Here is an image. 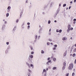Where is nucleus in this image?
<instances>
[{"mask_svg": "<svg viewBox=\"0 0 76 76\" xmlns=\"http://www.w3.org/2000/svg\"><path fill=\"white\" fill-rule=\"evenodd\" d=\"M3 20V21H5V20Z\"/></svg>", "mask_w": 76, "mask_h": 76, "instance_id": "nucleus-63", "label": "nucleus"}, {"mask_svg": "<svg viewBox=\"0 0 76 76\" xmlns=\"http://www.w3.org/2000/svg\"><path fill=\"white\" fill-rule=\"evenodd\" d=\"M51 23V21H50V20H49L48 21V23L49 24H50V23Z\"/></svg>", "mask_w": 76, "mask_h": 76, "instance_id": "nucleus-25", "label": "nucleus"}, {"mask_svg": "<svg viewBox=\"0 0 76 76\" xmlns=\"http://www.w3.org/2000/svg\"><path fill=\"white\" fill-rule=\"evenodd\" d=\"M54 22H57V21L55 20L54 21Z\"/></svg>", "mask_w": 76, "mask_h": 76, "instance_id": "nucleus-58", "label": "nucleus"}, {"mask_svg": "<svg viewBox=\"0 0 76 76\" xmlns=\"http://www.w3.org/2000/svg\"><path fill=\"white\" fill-rule=\"evenodd\" d=\"M75 76V73L73 72L72 75V76Z\"/></svg>", "mask_w": 76, "mask_h": 76, "instance_id": "nucleus-26", "label": "nucleus"}, {"mask_svg": "<svg viewBox=\"0 0 76 76\" xmlns=\"http://www.w3.org/2000/svg\"><path fill=\"white\" fill-rule=\"evenodd\" d=\"M68 29L67 30V32H69V31H70V25H68Z\"/></svg>", "mask_w": 76, "mask_h": 76, "instance_id": "nucleus-2", "label": "nucleus"}, {"mask_svg": "<svg viewBox=\"0 0 76 76\" xmlns=\"http://www.w3.org/2000/svg\"><path fill=\"white\" fill-rule=\"evenodd\" d=\"M26 3H27V1H26Z\"/></svg>", "mask_w": 76, "mask_h": 76, "instance_id": "nucleus-64", "label": "nucleus"}, {"mask_svg": "<svg viewBox=\"0 0 76 76\" xmlns=\"http://www.w3.org/2000/svg\"><path fill=\"white\" fill-rule=\"evenodd\" d=\"M66 66V62L64 63V66Z\"/></svg>", "mask_w": 76, "mask_h": 76, "instance_id": "nucleus-15", "label": "nucleus"}, {"mask_svg": "<svg viewBox=\"0 0 76 76\" xmlns=\"http://www.w3.org/2000/svg\"><path fill=\"white\" fill-rule=\"evenodd\" d=\"M53 70H55V69H56V67H54L53 68Z\"/></svg>", "mask_w": 76, "mask_h": 76, "instance_id": "nucleus-19", "label": "nucleus"}, {"mask_svg": "<svg viewBox=\"0 0 76 76\" xmlns=\"http://www.w3.org/2000/svg\"><path fill=\"white\" fill-rule=\"evenodd\" d=\"M51 60H50L49 61H48V62L49 63H51Z\"/></svg>", "mask_w": 76, "mask_h": 76, "instance_id": "nucleus-30", "label": "nucleus"}, {"mask_svg": "<svg viewBox=\"0 0 76 76\" xmlns=\"http://www.w3.org/2000/svg\"><path fill=\"white\" fill-rule=\"evenodd\" d=\"M70 3L71 4L72 3V1H71L70 2Z\"/></svg>", "mask_w": 76, "mask_h": 76, "instance_id": "nucleus-57", "label": "nucleus"}, {"mask_svg": "<svg viewBox=\"0 0 76 76\" xmlns=\"http://www.w3.org/2000/svg\"><path fill=\"white\" fill-rule=\"evenodd\" d=\"M74 3H76V0H74Z\"/></svg>", "mask_w": 76, "mask_h": 76, "instance_id": "nucleus-46", "label": "nucleus"}, {"mask_svg": "<svg viewBox=\"0 0 76 76\" xmlns=\"http://www.w3.org/2000/svg\"><path fill=\"white\" fill-rule=\"evenodd\" d=\"M4 23H7V21H5Z\"/></svg>", "mask_w": 76, "mask_h": 76, "instance_id": "nucleus-50", "label": "nucleus"}, {"mask_svg": "<svg viewBox=\"0 0 76 76\" xmlns=\"http://www.w3.org/2000/svg\"><path fill=\"white\" fill-rule=\"evenodd\" d=\"M53 47L56 48V47H57V45H54Z\"/></svg>", "mask_w": 76, "mask_h": 76, "instance_id": "nucleus-13", "label": "nucleus"}, {"mask_svg": "<svg viewBox=\"0 0 76 76\" xmlns=\"http://www.w3.org/2000/svg\"><path fill=\"white\" fill-rule=\"evenodd\" d=\"M65 6H66V4H64L63 5V7H65Z\"/></svg>", "mask_w": 76, "mask_h": 76, "instance_id": "nucleus-22", "label": "nucleus"}, {"mask_svg": "<svg viewBox=\"0 0 76 76\" xmlns=\"http://www.w3.org/2000/svg\"><path fill=\"white\" fill-rule=\"evenodd\" d=\"M75 46L76 47V44H75Z\"/></svg>", "mask_w": 76, "mask_h": 76, "instance_id": "nucleus-60", "label": "nucleus"}, {"mask_svg": "<svg viewBox=\"0 0 76 76\" xmlns=\"http://www.w3.org/2000/svg\"><path fill=\"white\" fill-rule=\"evenodd\" d=\"M46 64L47 65H49V62H48L46 63Z\"/></svg>", "mask_w": 76, "mask_h": 76, "instance_id": "nucleus-27", "label": "nucleus"}, {"mask_svg": "<svg viewBox=\"0 0 76 76\" xmlns=\"http://www.w3.org/2000/svg\"><path fill=\"white\" fill-rule=\"evenodd\" d=\"M50 43L49 42H48V43H47V45H50Z\"/></svg>", "mask_w": 76, "mask_h": 76, "instance_id": "nucleus-41", "label": "nucleus"}, {"mask_svg": "<svg viewBox=\"0 0 76 76\" xmlns=\"http://www.w3.org/2000/svg\"><path fill=\"white\" fill-rule=\"evenodd\" d=\"M49 32H50L51 31V28H50L49 31Z\"/></svg>", "mask_w": 76, "mask_h": 76, "instance_id": "nucleus-53", "label": "nucleus"}, {"mask_svg": "<svg viewBox=\"0 0 76 76\" xmlns=\"http://www.w3.org/2000/svg\"><path fill=\"white\" fill-rule=\"evenodd\" d=\"M66 54H67V51L66 50L65 51V52H64V56H66Z\"/></svg>", "mask_w": 76, "mask_h": 76, "instance_id": "nucleus-5", "label": "nucleus"}, {"mask_svg": "<svg viewBox=\"0 0 76 76\" xmlns=\"http://www.w3.org/2000/svg\"><path fill=\"white\" fill-rule=\"evenodd\" d=\"M9 14L8 13H7L6 15V17H8V16H9Z\"/></svg>", "mask_w": 76, "mask_h": 76, "instance_id": "nucleus-17", "label": "nucleus"}, {"mask_svg": "<svg viewBox=\"0 0 76 76\" xmlns=\"http://www.w3.org/2000/svg\"><path fill=\"white\" fill-rule=\"evenodd\" d=\"M50 60V58L49 57L48 58V60Z\"/></svg>", "mask_w": 76, "mask_h": 76, "instance_id": "nucleus-39", "label": "nucleus"}, {"mask_svg": "<svg viewBox=\"0 0 76 76\" xmlns=\"http://www.w3.org/2000/svg\"><path fill=\"white\" fill-rule=\"evenodd\" d=\"M31 50H33V48H31Z\"/></svg>", "mask_w": 76, "mask_h": 76, "instance_id": "nucleus-48", "label": "nucleus"}, {"mask_svg": "<svg viewBox=\"0 0 76 76\" xmlns=\"http://www.w3.org/2000/svg\"><path fill=\"white\" fill-rule=\"evenodd\" d=\"M18 21H19V20H16V23H18Z\"/></svg>", "mask_w": 76, "mask_h": 76, "instance_id": "nucleus-40", "label": "nucleus"}, {"mask_svg": "<svg viewBox=\"0 0 76 76\" xmlns=\"http://www.w3.org/2000/svg\"><path fill=\"white\" fill-rule=\"evenodd\" d=\"M76 56V54L74 53L72 55V57H75Z\"/></svg>", "mask_w": 76, "mask_h": 76, "instance_id": "nucleus-16", "label": "nucleus"}, {"mask_svg": "<svg viewBox=\"0 0 76 76\" xmlns=\"http://www.w3.org/2000/svg\"><path fill=\"white\" fill-rule=\"evenodd\" d=\"M6 44L7 45H9V42H7Z\"/></svg>", "mask_w": 76, "mask_h": 76, "instance_id": "nucleus-37", "label": "nucleus"}, {"mask_svg": "<svg viewBox=\"0 0 76 76\" xmlns=\"http://www.w3.org/2000/svg\"><path fill=\"white\" fill-rule=\"evenodd\" d=\"M59 6H61V4H60Z\"/></svg>", "mask_w": 76, "mask_h": 76, "instance_id": "nucleus-61", "label": "nucleus"}, {"mask_svg": "<svg viewBox=\"0 0 76 76\" xmlns=\"http://www.w3.org/2000/svg\"><path fill=\"white\" fill-rule=\"evenodd\" d=\"M76 48H75L74 50V52H76Z\"/></svg>", "mask_w": 76, "mask_h": 76, "instance_id": "nucleus-33", "label": "nucleus"}, {"mask_svg": "<svg viewBox=\"0 0 76 76\" xmlns=\"http://www.w3.org/2000/svg\"><path fill=\"white\" fill-rule=\"evenodd\" d=\"M66 10H67L68 9V7H67L66 9Z\"/></svg>", "mask_w": 76, "mask_h": 76, "instance_id": "nucleus-56", "label": "nucleus"}, {"mask_svg": "<svg viewBox=\"0 0 76 76\" xmlns=\"http://www.w3.org/2000/svg\"><path fill=\"white\" fill-rule=\"evenodd\" d=\"M28 76H30V73H28Z\"/></svg>", "mask_w": 76, "mask_h": 76, "instance_id": "nucleus-38", "label": "nucleus"}, {"mask_svg": "<svg viewBox=\"0 0 76 76\" xmlns=\"http://www.w3.org/2000/svg\"><path fill=\"white\" fill-rule=\"evenodd\" d=\"M30 57L31 58H33V55H31L30 56Z\"/></svg>", "mask_w": 76, "mask_h": 76, "instance_id": "nucleus-9", "label": "nucleus"}, {"mask_svg": "<svg viewBox=\"0 0 76 76\" xmlns=\"http://www.w3.org/2000/svg\"><path fill=\"white\" fill-rule=\"evenodd\" d=\"M65 68H66V66H63L62 68V70H64L65 69Z\"/></svg>", "mask_w": 76, "mask_h": 76, "instance_id": "nucleus-7", "label": "nucleus"}, {"mask_svg": "<svg viewBox=\"0 0 76 76\" xmlns=\"http://www.w3.org/2000/svg\"><path fill=\"white\" fill-rule=\"evenodd\" d=\"M50 44H51V45H53V44L52 43H50Z\"/></svg>", "mask_w": 76, "mask_h": 76, "instance_id": "nucleus-52", "label": "nucleus"}, {"mask_svg": "<svg viewBox=\"0 0 76 76\" xmlns=\"http://www.w3.org/2000/svg\"><path fill=\"white\" fill-rule=\"evenodd\" d=\"M41 53L42 54H44V51H43V50H42L41 51Z\"/></svg>", "mask_w": 76, "mask_h": 76, "instance_id": "nucleus-14", "label": "nucleus"}, {"mask_svg": "<svg viewBox=\"0 0 76 76\" xmlns=\"http://www.w3.org/2000/svg\"><path fill=\"white\" fill-rule=\"evenodd\" d=\"M34 52H31V54H34Z\"/></svg>", "mask_w": 76, "mask_h": 76, "instance_id": "nucleus-29", "label": "nucleus"}, {"mask_svg": "<svg viewBox=\"0 0 76 76\" xmlns=\"http://www.w3.org/2000/svg\"><path fill=\"white\" fill-rule=\"evenodd\" d=\"M49 35H51V33H49Z\"/></svg>", "mask_w": 76, "mask_h": 76, "instance_id": "nucleus-45", "label": "nucleus"}, {"mask_svg": "<svg viewBox=\"0 0 76 76\" xmlns=\"http://www.w3.org/2000/svg\"><path fill=\"white\" fill-rule=\"evenodd\" d=\"M29 61L31 62V63L32 62V58H31V59H30L29 58Z\"/></svg>", "mask_w": 76, "mask_h": 76, "instance_id": "nucleus-8", "label": "nucleus"}, {"mask_svg": "<svg viewBox=\"0 0 76 76\" xmlns=\"http://www.w3.org/2000/svg\"><path fill=\"white\" fill-rule=\"evenodd\" d=\"M11 7H10V6H9L8 7L7 10H10V9H11Z\"/></svg>", "mask_w": 76, "mask_h": 76, "instance_id": "nucleus-11", "label": "nucleus"}, {"mask_svg": "<svg viewBox=\"0 0 76 76\" xmlns=\"http://www.w3.org/2000/svg\"><path fill=\"white\" fill-rule=\"evenodd\" d=\"M46 73H45V76H46Z\"/></svg>", "mask_w": 76, "mask_h": 76, "instance_id": "nucleus-62", "label": "nucleus"}, {"mask_svg": "<svg viewBox=\"0 0 76 76\" xmlns=\"http://www.w3.org/2000/svg\"><path fill=\"white\" fill-rule=\"evenodd\" d=\"M72 56V54H71L70 55V56Z\"/></svg>", "mask_w": 76, "mask_h": 76, "instance_id": "nucleus-59", "label": "nucleus"}, {"mask_svg": "<svg viewBox=\"0 0 76 76\" xmlns=\"http://www.w3.org/2000/svg\"><path fill=\"white\" fill-rule=\"evenodd\" d=\"M26 64L29 67H32V68H33V69L34 68V65H33L32 64H30V65L29 63H26Z\"/></svg>", "mask_w": 76, "mask_h": 76, "instance_id": "nucleus-1", "label": "nucleus"}, {"mask_svg": "<svg viewBox=\"0 0 76 76\" xmlns=\"http://www.w3.org/2000/svg\"><path fill=\"white\" fill-rule=\"evenodd\" d=\"M23 13V12H21L20 13V18L21 17V16H22V15Z\"/></svg>", "mask_w": 76, "mask_h": 76, "instance_id": "nucleus-23", "label": "nucleus"}, {"mask_svg": "<svg viewBox=\"0 0 76 76\" xmlns=\"http://www.w3.org/2000/svg\"><path fill=\"white\" fill-rule=\"evenodd\" d=\"M59 10H57L56 12V14H57V13H58V12H59Z\"/></svg>", "mask_w": 76, "mask_h": 76, "instance_id": "nucleus-20", "label": "nucleus"}, {"mask_svg": "<svg viewBox=\"0 0 76 76\" xmlns=\"http://www.w3.org/2000/svg\"><path fill=\"white\" fill-rule=\"evenodd\" d=\"M75 23H76V22L74 21V22H73V23L75 24Z\"/></svg>", "mask_w": 76, "mask_h": 76, "instance_id": "nucleus-51", "label": "nucleus"}, {"mask_svg": "<svg viewBox=\"0 0 76 76\" xmlns=\"http://www.w3.org/2000/svg\"><path fill=\"white\" fill-rule=\"evenodd\" d=\"M69 67H72L73 68V64L72 63L71 64H69Z\"/></svg>", "mask_w": 76, "mask_h": 76, "instance_id": "nucleus-3", "label": "nucleus"}, {"mask_svg": "<svg viewBox=\"0 0 76 76\" xmlns=\"http://www.w3.org/2000/svg\"><path fill=\"white\" fill-rule=\"evenodd\" d=\"M67 39L66 38H63L62 39V40L63 41H65V40H66Z\"/></svg>", "mask_w": 76, "mask_h": 76, "instance_id": "nucleus-18", "label": "nucleus"}, {"mask_svg": "<svg viewBox=\"0 0 76 76\" xmlns=\"http://www.w3.org/2000/svg\"><path fill=\"white\" fill-rule=\"evenodd\" d=\"M56 32H59V30H58V29H56Z\"/></svg>", "mask_w": 76, "mask_h": 76, "instance_id": "nucleus-24", "label": "nucleus"}, {"mask_svg": "<svg viewBox=\"0 0 76 76\" xmlns=\"http://www.w3.org/2000/svg\"><path fill=\"white\" fill-rule=\"evenodd\" d=\"M53 50H56V48H55V47L53 48Z\"/></svg>", "mask_w": 76, "mask_h": 76, "instance_id": "nucleus-21", "label": "nucleus"}, {"mask_svg": "<svg viewBox=\"0 0 76 76\" xmlns=\"http://www.w3.org/2000/svg\"><path fill=\"white\" fill-rule=\"evenodd\" d=\"M38 38H40V36H39L38 37Z\"/></svg>", "mask_w": 76, "mask_h": 76, "instance_id": "nucleus-55", "label": "nucleus"}, {"mask_svg": "<svg viewBox=\"0 0 76 76\" xmlns=\"http://www.w3.org/2000/svg\"><path fill=\"white\" fill-rule=\"evenodd\" d=\"M30 28V26H28V29H29Z\"/></svg>", "mask_w": 76, "mask_h": 76, "instance_id": "nucleus-34", "label": "nucleus"}, {"mask_svg": "<svg viewBox=\"0 0 76 76\" xmlns=\"http://www.w3.org/2000/svg\"><path fill=\"white\" fill-rule=\"evenodd\" d=\"M16 26H15L14 29H13V31H15V29H16Z\"/></svg>", "mask_w": 76, "mask_h": 76, "instance_id": "nucleus-12", "label": "nucleus"}, {"mask_svg": "<svg viewBox=\"0 0 76 76\" xmlns=\"http://www.w3.org/2000/svg\"><path fill=\"white\" fill-rule=\"evenodd\" d=\"M49 40L50 41H52V39H49Z\"/></svg>", "mask_w": 76, "mask_h": 76, "instance_id": "nucleus-31", "label": "nucleus"}, {"mask_svg": "<svg viewBox=\"0 0 76 76\" xmlns=\"http://www.w3.org/2000/svg\"><path fill=\"white\" fill-rule=\"evenodd\" d=\"M73 28H70V30H73Z\"/></svg>", "mask_w": 76, "mask_h": 76, "instance_id": "nucleus-36", "label": "nucleus"}, {"mask_svg": "<svg viewBox=\"0 0 76 76\" xmlns=\"http://www.w3.org/2000/svg\"><path fill=\"white\" fill-rule=\"evenodd\" d=\"M69 73H68L66 75V76H69Z\"/></svg>", "mask_w": 76, "mask_h": 76, "instance_id": "nucleus-35", "label": "nucleus"}, {"mask_svg": "<svg viewBox=\"0 0 76 76\" xmlns=\"http://www.w3.org/2000/svg\"><path fill=\"white\" fill-rule=\"evenodd\" d=\"M28 71L29 72H31V71L29 69H28Z\"/></svg>", "mask_w": 76, "mask_h": 76, "instance_id": "nucleus-32", "label": "nucleus"}, {"mask_svg": "<svg viewBox=\"0 0 76 76\" xmlns=\"http://www.w3.org/2000/svg\"><path fill=\"white\" fill-rule=\"evenodd\" d=\"M44 72H45L46 73V72H47V71H46V70H45V69H44L43 70V72H42V73H44Z\"/></svg>", "mask_w": 76, "mask_h": 76, "instance_id": "nucleus-6", "label": "nucleus"}, {"mask_svg": "<svg viewBox=\"0 0 76 76\" xmlns=\"http://www.w3.org/2000/svg\"><path fill=\"white\" fill-rule=\"evenodd\" d=\"M74 21H76V19H74L73 20Z\"/></svg>", "mask_w": 76, "mask_h": 76, "instance_id": "nucleus-44", "label": "nucleus"}, {"mask_svg": "<svg viewBox=\"0 0 76 76\" xmlns=\"http://www.w3.org/2000/svg\"><path fill=\"white\" fill-rule=\"evenodd\" d=\"M62 31V30H59V33H61Z\"/></svg>", "mask_w": 76, "mask_h": 76, "instance_id": "nucleus-28", "label": "nucleus"}, {"mask_svg": "<svg viewBox=\"0 0 76 76\" xmlns=\"http://www.w3.org/2000/svg\"><path fill=\"white\" fill-rule=\"evenodd\" d=\"M71 7H72L71 6H70L69 7V9H70L71 8Z\"/></svg>", "mask_w": 76, "mask_h": 76, "instance_id": "nucleus-47", "label": "nucleus"}, {"mask_svg": "<svg viewBox=\"0 0 76 76\" xmlns=\"http://www.w3.org/2000/svg\"><path fill=\"white\" fill-rule=\"evenodd\" d=\"M37 37H38V36H37V35H36V38H37Z\"/></svg>", "mask_w": 76, "mask_h": 76, "instance_id": "nucleus-54", "label": "nucleus"}, {"mask_svg": "<svg viewBox=\"0 0 76 76\" xmlns=\"http://www.w3.org/2000/svg\"><path fill=\"white\" fill-rule=\"evenodd\" d=\"M76 59H75V62H74V63H75V64H76Z\"/></svg>", "mask_w": 76, "mask_h": 76, "instance_id": "nucleus-43", "label": "nucleus"}, {"mask_svg": "<svg viewBox=\"0 0 76 76\" xmlns=\"http://www.w3.org/2000/svg\"><path fill=\"white\" fill-rule=\"evenodd\" d=\"M53 60L54 61H56V58H53Z\"/></svg>", "mask_w": 76, "mask_h": 76, "instance_id": "nucleus-10", "label": "nucleus"}, {"mask_svg": "<svg viewBox=\"0 0 76 76\" xmlns=\"http://www.w3.org/2000/svg\"><path fill=\"white\" fill-rule=\"evenodd\" d=\"M46 70H47V71L48 70V68H46Z\"/></svg>", "mask_w": 76, "mask_h": 76, "instance_id": "nucleus-49", "label": "nucleus"}, {"mask_svg": "<svg viewBox=\"0 0 76 76\" xmlns=\"http://www.w3.org/2000/svg\"><path fill=\"white\" fill-rule=\"evenodd\" d=\"M72 69L73 68H72V67H70V66H69L68 69L69 70H72Z\"/></svg>", "mask_w": 76, "mask_h": 76, "instance_id": "nucleus-4", "label": "nucleus"}, {"mask_svg": "<svg viewBox=\"0 0 76 76\" xmlns=\"http://www.w3.org/2000/svg\"><path fill=\"white\" fill-rule=\"evenodd\" d=\"M27 25H30V23H27Z\"/></svg>", "mask_w": 76, "mask_h": 76, "instance_id": "nucleus-42", "label": "nucleus"}]
</instances>
